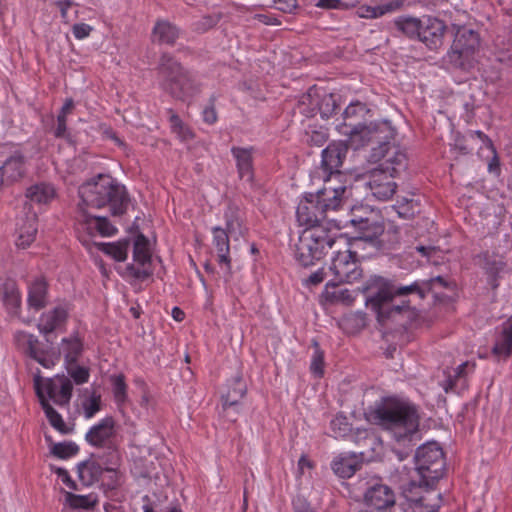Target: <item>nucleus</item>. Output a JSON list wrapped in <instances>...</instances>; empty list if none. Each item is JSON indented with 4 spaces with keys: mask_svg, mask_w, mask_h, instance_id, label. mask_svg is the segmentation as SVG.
Listing matches in <instances>:
<instances>
[{
    "mask_svg": "<svg viewBox=\"0 0 512 512\" xmlns=\"http://www.w3.org/2000/svg\"><path fill=\"white\" fill-rule=\"evenodd\" d=\"M202 117L203 121L210 125L214 124L217 121V112L213 104L204 108L202 112Z\"/></svg>",
    "mask_w": 512,
    "mask_h": 512,
    "instance_id": "obj_56",
    "label": "nucleus"
},
{
    "mask_svg": "<svg viewBox=\"0 0 512 512\" xmlns=\"http://www.w3.org/2000/svg\"><path fill=\"white\" fill-rule=\"evenodd\" d=\"M406 502L403 504L404 512H438L441 505V494L434 488H426L424 484L411 478L403 490Z\"/></svg>",
    "mask_w": 512,
    "mask_h": 512,
    "instance_id": "obj_11",
    "label": "nucleus"
},
{
    "mask_svg": "<svg viewBox=\"0 0 512 512\" xmlns=\"http://www.w3.org/2000/svg\"><path fill=\"white\" fill-rule=\"evenodd\" d=\"M479 47V34L471 28L459 26L448 52V61L456 68L470 71L478 63Z\"/></svg>",
    "mask_w": 512,
    "mask_h": 512,
    "instance_id": "obj_8",
    "label": "nucleus"
},
{
    "mask_svg": "<svg viewBox=\"0 0 512 512\" xmlns=\"http://www.w3.org/2000/svg\"><path fill=\"white\" fill-rule=\"evenodd\" d=\"M327 134L323 131H313L309 137V143L311 145L320 147L327 141Z\"/></svg>",
    "mask_w": 512,
    "mask_h": 512,
    "instance_id": "obj_55",
    "label": "nucleus"
},
{
    "mask_svg": "<svg viewBox=\"0 0 512 512\" xmlns=\"http://www.w3.org/2000/svg\"><path fill=\"white\" fill-rule=\"evenodd\" d=\"M25 196L31 203L48 205L55 199L56 189L51 183L40 182L28 187Z\"/></svg>",
    "mask_w": 512,
    "mask_h": 512,
    "instance_id": "obj_31",
    "label": "nucleus"
},
{
    "mask_svg": "<svg viewBox=\"0 0 512 512\" xmlns=\"http://www.w3.org/2000/svg\"><path fill=\"white\" fill-rule=\"evenodd\" d=\"M419 205V201L414 198V195H410L409 197H399L393 207L399 217L406 219L419 212Z\"/></svg>",
    "mask_w": 512,
    "mask_h": 512,
    "instance_id": "obj_40",
    "label": "nucleus"
},
{
    "mask_svg": "<svg viewBox=\"0 0 512 512\" xmlns=\"http://www.w3.org/2000/svg\"><path fill=\"white\" fill-rule=\"evenodd\" d=\"M396 178L383 169L374 168L368 173L367 186L375 198L386 201L396 192Z\"/></svg>",
    "mask_w": 512,
    "mask_h": 512,
    "instance_id": "obj_17",
    "label": "nucleus"
},
{
    "mask_svg": "<svg viewBox=\"0 0 512 512\" xmlns=\"http://www.w3.org/2000/svg\"><path fill=\"white\" fill-rule=\"evenodd\" d=\"M298 467L301 471H304V469H311L312 468V462L306 457L301 456L298 461Z\"/></svg>",
    "mask_w": 512,
    "mask_h": 512,
    "instance_id": "obj_63",
    "label": "nucleus"
},
{
    "mask_svg": "<svg viewBox=\"0 0 512 512\" xmlns=\"http://www.w3.org/2000/svg\"><path fill=\"white\" fill-rule=\"evenodd\" d=\"M37 222V214L31 211V208L25 216L17 219L15 245L18 248L26 249L35 241L38 231Z\"/></svg>",
    "mask_w": 512,
    "mask_h": 512,
    "instance_id": "obj_21",
    "label": "nucleus"
},
{
    "mask_svg": "<svg viewBox=\"0 0 512 512\" xmlns=\"http://www.w3.org/2000/svg\"><path fill=\"white\" fill-rule=\"evenodd\" d=\"M370 110L366 104L351 102L343 112V121L336 125L337 131L348 136L352 142L364 145L370 141L372 129L367 125V115Z\"/></svg>",
    "mask_w": 512,
    "mask_h": 512,
    "instance_id": "obj_9",
    "label": "nucleus"
},
{
    "mask_svg": "<svg viewBox=\"0 0 512 512\" xmlns=\"http://www.w3.org/2000/svg\"><path fill=\"white\" fill-rule=\"evenodd\" d=\"M280 4L279 9L284 12H291L297 5L296 0H276Z\"/></svg>",
    "mask_w": 512,
    "mask_h": 512,
    "instance_id": "obj_61",
    "label": "nucleus"
},
{
    "mask_svg": "<svg viewBox=\"0 0 512 512\" xmlns=\"http://www.w3.org/2000/svg\"><path fill=\"white\" fill-rule=\"evenodd\" d=\"M337 280H329L325 286L323 297L330 303L352 305L355 300V291L340 287Z\"/></svg>",
    "mask_w": 512,
    "mask_h": 512,
    "instance_id": "obj_32",
    "label": "nucleus"
},
{
    "mask_svg": "<svg viewBox=\"0 0 512 512\" xmlns=\"http://www.w3.org/2000/svg\"><path fill=\"white\" fill-rule=\"evenodd\" d=\"M153 36L160 43L172 45L179 37V29L168 21L160 20L154 26Z\"/></svg>",
    "mask_w": 512,
    "mask_h": 512,
    "instance_id": "obj_37",
    "label": "nucleus"
},
{
    "mask_svg": "<svg viewBox=\"0 0 512 512\" xmlns=\"http://www.w3.org/2000/svg\"><path fill=\"white\" fill-rule=\"evenodd\" d=\"M75 230L78 239L85 246H89L91 238L96 236L111 237L117 233V228L106 217L95 216L88 209L77 208L75 216Z\"/></svg>",
    "mask_w": 512,
    "mask_h": 512,
    "instance_id": "obj_12",
    "label": "nucleus"
},
{
    "mask_svg": "<svg viewBox=\"0 0 512 512\" xmlns=\"http://www.w3.org/2000/svg\"><path fill=\"white\" fill-rule=\"evenodd\" d=\"M67 318L68 309L61 305L57 306L41 315L38 329L44 335L50 334L64 326Z\"/></svg>",
    "mask_w": 512,
    "mask_h": 512,
    "instance_id": "obj_29",
    "label": "nucleus"
},
{
    "mask_svg": "<svg viewBox=\"0 0 512 512\" xmlns=\"http://www.w3.org/2000/svg\"><path fill=\"white\" fill-rule=\"evenodd\" d=\"M82 407L87 419L94 417L101 410V395L93 393L83 401Z\"/></svg>",
    "mask_w": 512,
    "mask_h": 512,
    "instance_id": "obj_50",
    "label": "nucleus"
},
{
    "mask_svg": "<svg viewBox=\"0 0 512 512\" xmlns=\"http://www.w3.org/2000/svg\"><path fill=\"white\" fill-rule=\"evenodd\" d=\"M66 501L72 508L89 509L96 505L97 499L94 495H77L71 492L66 493Z\"/></svg>",
    "mask_w": 512,
    "mask_h": 512,
    "instance_id": "obj_45",
    "label": "nucleus"
},
{
    "mask_svg": "<svg viewBox=\"0 0 512 512\" xmlns=\"http://www.w3.org/2000/svg\"><path fill=\"white\" fill-rule=\"evenodd\" d=\"M132 256L134 263L128 264L121 276L129 281H145L150 278L154 273L152 254L149 241L144 235L135 239Z\"/></svg>",
    "mask_w": 512,
    "mask_h": 512,
    "instance_id": "obj_13",
    "label": "nucleus"
},
{
    "mask_svg": "<svg viewBox=\"0 0 512 512\" xmlns=\"http://www.w3.org/2000/svg\"><path fill=\"white\" fill-rule=\"evenodd\" d=\"M94 28L86 23H77L72 26L73 36L77 40H83L90 36Z\"/></svg>",
    "mask_w": 512,
    "mask_h": 512,
    "instance_id": "obj_51",
    "label": "nucleus"
},
{
    "mask_svg": "<svg viewBox=\"0 0 512 512\" xmlns=\"http://www.w3.org/2000/svg\"><path fill=\"white\" fill-rule=\"evenodd\" d=\"M40 386L46 399H51L59 405L69 403L73 391V385L70 379L63 378L60 380V383H57L52 379L43 380L41 378Z\"/></svg>",
    "mask_w": 512,
    "mask_h": 512,
    "instance_id": "obj_24",
    "label": "nucleus"
},
{
    "mask_svg": "<svg viewBox=\"0 0 512 512\" xmlns=\"http://www.w3.org/2000/svg\"><path fill=\"white\" fill-rule=\"evenodd\" d=\"M371 424L393 433L397 442L418 440L420 416L417 406L410 400L388 396L375 402L365 413Z\"/></svg>",
    "mask_w": 512,
    "mask_h": 512,
    "instance_id": "obj_3",
    "label": "nucleus"
},
{
    "mask_svg": "<svg viewBox=\"0 0 512 512\" xmlns=\"http://www.w3.org/2000/svg\"><path fill=\"white\" fill-rule=\"evenodd\" d=\"M158 88L174 100L190 104L201 92L195 75L169 54H163L156 68Z\"/></svg>",
    "mask_w": 512,
    "mask_h": 512,
    "instance_id": "obj_6",
    "label": "nucleus"
},
{
    "mask_svg": "<svg viewBox=\"0 0 512 512\" xmlns=\"http://www.w3.org/2000/svg\"><path fill=\"white\" fill-rule=\"evenodd\" d=\"M103 474L109 475L110 481L107 483L109 488L119 485V472L115 468L103 469L95 460H88L78 465V478L84 486H91L98 482Z\"/></svg>",
    "mask_w": 512,
    "mask_h": 512,
    "instance_id": "obj_16",
    "label": "nucleus"
},
{
    "mask_svg": "<svg viewBox=\"0 0 512 512\" xmlns=\"http://www.w3.org/2000/svg\"><path fill=\"white\" fill-rule=\"evenodd\" d=\"M41 377L35 375L34 386L36 394L39 398L41 407L50 423V425L62 434H67L69 429L67 428L62 416L50 405L48 399H46L44 392L40 386Z\"/></svg>",
    "mask_w": 512,
    "mask_h": 512,
    "instance_id": "obj_28",
    "label": "nucleus"
},
{
    "mask_svg": "<svg viewBox=\"0 0 512 512\" xmlns=\"http://www.w3.org/2000/svg\"><path fill=\"white\" fill-rule=\"evenodd\" d=\"M110 383L112 385V392L114 400L118 406H122L128 399V386L126 378L123 374H114L110 376Z\"/></svg>",
    "mask_w": 512,
    "mask_h": 512,
    "instance_id": "obj_43",
    "label": "nucleus"
},
{
    "mask_svg": "<svg viewBox=\"0 0 512 512\" xmlns=\"http://www.w3.org/2000/svg\"><path fill=\"white\" fill-rule=\"evenodd\" d=\"M475 368V364H471L469 362H464L460 364L455 370V377L462 378L465 377L468 371H473Z\"/></svg>",
    "mask_w": 512,
    "mask_h": 512,
    "instance_id": "obj_57",
    "label": "nucleus"
},
{
    "mask_svg": "<svg viewBox=\"0 0 512 512\" xmlns=\"http://www.w3.org/2000/svg\"><path fill=\"white\" fill-rule=\"evenodd\" d=\"M14 340L19 350L46 369L55 367L61 356L64 365L76 364L85 352L84 337L79 332L63 337L58 351L45 347L35 335L24 331L16 332Z\"/></svg>",
    "mask_w": 512,
    "mask_h": 512,
    "instance_id": "obj_4",
    "label": "nucleus"
},
{
    "mask_svg": "<svg viewBox=\"0 0 512 512\" xmlns=\"http://www.w3.org/2000/svg\"><path fill=\"white\" fill-rule=\"evenodd\" d=\"M423 16L421 18L412 16H400L395 19V26L409 38L419 37L420 30L423 28Z\"/></svg>",
    "mask_w": 512,
    "mask_h": 512,
    "instance_id": "obj_38",
    "label": "nucleus"
},
{
    "mask_svg": "<svg viewBox=\"0 0 512 512\" xmlns=\"http://www.w3.org/2000/svg\"><path fill=\"white\" fill-rule=\"evenodd\" d=\"M116 437L115 421L107 416L93 425L85 435L86 441L94 447L110 448Z\"/></svg>",
    "mask_w": 512,
    "mask_h": 512,
    "instance_id": "obj_18",
    "label": "nucleus"
},
{
    "mask_svg": "<svg viewBox=\"0 0 512 512\" xmlns=\"http://www.w3.org/2000/svg\"><path fill=\"white\" fill-rule=\"evenodd\" d=\"M212 244L217 253V262L220 266L231 269L230 241L229 235L224 228L215 226L211 229Z\"/></svg>",
    "mask_w": 512,
    "mask_h": 512,
    "instance_id": "obj_27",
    "label": "nucleus"
},
{
    "mask_svg": "<svg viewBox=\"0 0 512 512\" xmlns=\"http://www.w3.org/2000/svg\"><path fill=\"white\" fill-rule=\"evenodd\" d=\"M505 268L506 263L502 258L486 257L484 270L488 276V284L492 289H496L499 286V277Z\"/></svg>",
    "mask_w": 512,
    "mask_h": 512,
    "instance_id": "obj_39",
    "label": "nucleus"
},
{
    "mask_svg": "<svg viewBox=\"0 0 512 512\" xmlns=\"http://www.w3.org/2000/svg\"><path fill=\"white\" fill-rule=\"evenodd\" d=\"M358 209H353L352 224L359 230V238L365 241H374L384 231L383 222L374 210L369 211L368 216L362 217L357 215Z\"/></svg>",
    "mask_w": 512,
    "mask_h": 512,
    "instance_id": "obj_19",
    "label": "nucleus"
},
{
    "mask_svg": "<svg viewBox=\"0 0 512 512\" xmlns=\"http://www.w3.org/2000/svg\"><path fill=\"white\" fill-rule=\"evenodd\" d=\"M315 350L312 355L310 370L317 378L324 375V352L319 347L318 343L314 344Z\"/></svg>",
    "mask_w": 512,
    "mask_h": 512,
    "instance_id": "obj_49",
    "label": "nucleus"
},
{
    "mask_svg": "<svg viewBox=\"0 0 512 512\" xmlns=\"http://www.w3.org/2000/svg\"><path fill=\"white\" fill-rule=\"evenodd\" d=\"M443 449L435 442L420 446L415 454V470L411 478L426 488H434L445 473Z\"/></svg>",
    "mask_w": 512,
    "mask_h": 512,
    "instance_id": "obj_7",
    "label": "nucleus"
},
{
    "mask_svg": "<svg viewBox=\"0 0 512 512\" xmlns=\"http://www.w3.org/2000/svg\"><path fill=\"white\" fill-rule=\"evenodd\" d=\"M240 224L238 220L236 219H226V228L224 230L227 231V234H232L235 232L236 227H238Z\"/></svg>",
    "mask_w": 512,
    "mask_h": 512,
    "instance_id": "obj_62",
    "label": "nucleus"
},
{
    "mask_svg": "<svg viewBox=\"0 0 512 512\" xmlns=\"http://www.w3.org/2000/svg\"><path fill=\"white\" fill-rule=\"evenodd\" d=\"M2 301L11 314L17 313L21 305V293L20 290L13 280H7L1 287Z\"/></svg>",
    "mask_w": 512,
    "mask_h": 512,
    "instance_id": "obj_34",
    "label": "nucleus"
},
{
    "mask_svg": "<svg viewBox=\"0 0 512 512\" xmlns=\"http://www.w3.org/2000/svg\"><path fill=\"white\" fill-rule=\"evenodd\" d=\"M436 285L446 287L447 282L443 277L437 276L398 287L383 277L374 276L365 283L363 292L368 294L366 305L377 314L378 321L383 323L396 314L403 312L414 314L415 305L423 300Z\"/></svg>",
    "mask_w": 512,
    "mask_h": 512,
    "instance_id": "obj_2",
    "label": "nucleus"
},
{
    "mask_svg": "<svg viewBox=\"0 0 512 512\" xmlns=\"http://www.w3.org/2000/svg\"><path fill=\"white\" fill-rule=\"evenodd\" d=\"M328 271L334 276L331 280H337L338 283H352L362 275L356 253L349 248L337 251L332 257Z\"/></svg>",
    "mask_w": 512,
    "mask_h": 512,
    "instance_id": "obj_14",
    "label": "nucleus"
},
{
    "mask_svg": "<svg viewBox=\"0 0 512 512\" xmlns=\"http://www.w3.org/2000/svg\"><path fill=\"white\" fill-rule=\"evenodd\" d=\"M78 195V208H108L113 216L125 214L130 204L125 186L107 174H98L80 185Z\"/></svg>",
    "mask_w": 512,
    "mask_h": 512,
    "instance_id": "obj_5",
    "label": "nucleus"
},
{
    "mask_svg": "<svg viewBox=\"0 0 512 512\" xmlns=\"http://www.w3.org/2000/svg\"><path fill=\"white\" fill-rule=\"evenodd\" d=\"M78 451V446L73 442L56 443L51 449L52 454L60 459H67L75 456Z\"/></svg>",
    "mask_w": 512,
    "mask_h": 512,
    "instance_id": "obj_48",
    "label": "nucleus"
},
{
    "mask_svg": "<svg viewBox=\"0 0 512 512\" xmlns=\"http://www.w3.org/2000/svg\"><path fill=\"white\" fill-rule=\"evenodd\" d=\"M332 435L334 438H346L351 432V425L346 416L337 415L330 423Z\"/></svg>",
    "mask_w": 512,
    "mask_h": 512,
    "instance_id": "obj_47",
    "label": "nucleus"
},
{
    "mask_svg": "<svg viewBox=\"0 0 512 512\" xmlns=\"http://www.w3.org/2000/svg\"><path fill=\"white\" fill-rule=\"evenodd\" d=\"M227 387V392L221 397L222 408L223 410L235 408V411L239 413L240 402L247 393L246 383L243 378L238 375L228 381Z\"/></svg>",
    "mask_w": 512,
    "mask_h": 512,
    "instance_id": "obj_26",
    "label": "nucleus"
},
{
    "mask_svg": "<svg viewBox=\"0 0 512 512\" xmlns=\"http://www.w3.org/2000/svg\"><path fill=\"white\" fill-rule=\"evenodd\" d=\"M492 354L498 359L512 355V316L495 328Z\"/></svg>",
    "mask_w": 512,
    "mask_h": 512,
    "instance_id": "obj_22",
    "label": "nucleus"
},
{
    "mask_svg": "<svg viewBox=\"0 0 512 512\" xmlns=\"http://www.w3.org/2000/svg\"><path fill=\"white\" fill-rule=\"evenodd\" d=\"M472 135L476 136L478 139L482 141L484 146L488 148L490 151H494V144L492 140L482 131L476 130L472 132Z\"/></svg>",
    "mask_w": 512,
    "mask_h": 512,
    "instance_id": "obj_58",
    "label": "nucleus"
},
{
    "mask_svg": "<svg viewBox=\"0 0 512 512\" xmlns=\"http://www.w3.org/2000/svg\"><path fill=\"white\" fill-rule=\"evenodd\" d=\"M73 5L71 0H57L56 6L60 10L61 18L63 23L67 24L69 22L68 19V10Z\"/></svg>",
    "mask_w": 512,
    "mask_h": 512,
    "instance_id": "obj_54",
    "label": "nucleus"
},
{
    "mask_svg": "<svg viewBox=\"0 0 512 512\" xmlns=\"http://www.w3.org/2000/svg\"><path fill=\"white\" fill-rule=\"evenodd\" d=\"M48 283L44 277L35 278L28 287V304L40 310L47 303Z\"/></svg>",
    "mask_w": 512,
    "mask_h": 512,
    "instance_id": "obj_33",
    "label": "nucleus"
},
{
    "mask_svg": "<svg viewBox=\"0 0 512 512\" xmlns=\"http://www.w3.org/2000/svg\"><path fill=\"white\" fill-rule=\"evenodd\" d=\"M365 503L377 511H390L395 505V495L392 489L382 483L370 486L364 494Z\"/></svg>",
    "mask_w": 512,
    "mask_h": 512,
    "instance_id": "obj_20",
    "label": "nucleus"
},
{
    "mask_svg": "<svg viewBox=\"0 0 512 512\" xmlns=\"http://www.w3.org/2000/svg\"><path fill=\"white\" fill-rule=\"evenodd\" d=\"M348 153V145L338 141L330 143L322 151L320 167L312 173L313 181H323L324 185H343L340 178L343 176L340 168Z\"/></svg>",
    "mask_w": 512,
    "mask_h": 512,
    "instance_id": "obj_10",
    "label": "nucleus"
},
{
    "mask_svg": "<svg viewBox=\"0 0 512 512\" xmlns=\"http://www.w3.org/2000/svg\"><path fill=\"white\" fill-rule=\"evenodd\" d=\"M26 171V160L20 152H15L0 167V172L6 181V186L21 181L25 177Z\"/></svg>",
    "mask_w": 512,
    "mask_h": 512,
    "instance_id": "obj_25",
    "label": "nucleus"
},
{
    "mask_svg": "<svg viewBox=\"0 0 512 512\" xmlns=\"http://www.w3.org/2000/svg\"><path fill=\"white\" fill-rule=\"evenodd\" d=\"M347 188L345 185H324L317 194H307L300 200L296 217L306 229L296 244L295 257L302 266H310L320 260L327 248L335 244L348 245L347 239L340 235L332 237L327 230L318 225L328 211H337L342 206Z\"/></svg>",
    "mask_w": 512,
    "mask_h": 512,
    "instance_id": "obj_1",
    "label": "nucleus"
},
{
    "mask_svg": "<svg viewBox=\"0 0 512 512\" xmlns=\"http://www.w3.org/2000/svg\"><path fill=\"white\" fill-rule=\"evenodd\" d=\"M253 147H237L231 148V154L236 161V167L241 179L253 178Z\"/></svg>",
    "mask_w": 512,
    "mask_h": 512,
    "instance_id": "obj_30",
    "label": "nucleus"
},
{
    "mask_svg": "<svg viewBox=\"0 0 512 512\" xmlns=\"http://www.w3.org/2000/svg\"><path fill=\"white\" fill-rule=\"evenodd\" d=\"M422 25L423 28L420 30L418 39L431 50L441 46L446 29L444 22L437 18L424 15Z\"/></svg>",
    "mask_w": 512,
    "mask_h": 512,
    "instance_id": "obj_23",
    "label": "nucleus"
},
{
    "mask_svg": "<svg viewBox=\"0 0 512 512\" xmlns=\"http://www.w3.org/2000/svg\"><path fill=\"white\" fill-rule=\"evenodd\" d=\"M294 512H315L305 500L297 499L293 502Z\"/></svg>",
    "mask_w": 512,
    "mask_h": 512,
    "instance_id": "obj_59",
    "label": "nucleus"
},
{
    "mask_svg": "<svg viewBox=\"0 0 512 512\" xmlns=\"http://www.w3.org/2000/svg\"><path fill=\"white\" fill-rule=\"evenodd\" d=\"M75 108V102L72 98H66L63 106L61 107L57 115V125L54 130V136L56 138L69 139L70 133L67 129V118L72 114Z\"/></svg>",
    "mask_w": 512,
    "mask_h": 512,
    "instance_id": "obj_36",
    "label": "nucleus"
},
{
    "mask_svg": "<svg viewBox=\"0 0 512 512\" xmlns=\"http://www.w3.org/2000/svg\"><path fill=\"white\" fill-rule=\"evenodd\" d=\"M360 463L356 456L341 454L332 462V469L341 478H350L359 469Z\"/></svg>",
    "mask_w": 512,
    "mask_h": 512,
    "instance_id": "obj_35",
    "label": "nucleus"
},
{
    "mask_svg": "<svg viewBox=\"0 0 512 512\" xmlns=\"http://www.w3.org/2000/svg\"><path fill=\"white\" fill-rule=\"evenodd\" d=\"M58 478L62 481L63 484H65L68 488L72 490H77L76 483L72 480L71 476L69 475L68 471L63 468H58L56 471Z\"/></svg>",
    "mask_w": 512,
    "mask_h": 512,
    "instance_id": "obj_53",
    "label": "nucleus"
},
{
    "mask_svg": "<svg viewBox=\"0 0 512 512\" xmlns=\"http://www.w3.org/2000/svg\"><path fill=\"white\" fill-rule=\"evenodd\" d=\"M167 114L169 115L171 131L176 134L181 141H187L193 138L194 135L191 129L172 108L167 109Z\"/></svg>",
    "mask_w": 512,
    "mask_h": 512,
    "instance_id": "obj_41",
    "label": "nucleus"
},
{
    "mask_svg": "<svg viewBox=\"0 0 512 512\" xmlns=\"http://www.w3.org/2000/svg\"><path fill=\"white\" fill-rule=\"evenodd\" d=\"M491 153H492V158L488 162V172L492 173L496 176H499L501 173L500 160L497 155V151H496L495 147H494V151H491Z\"/></svg>",
    "mask_w": 512,
    "mask_h": 512,
    "instance_id": "obj_52",
    "label": "nucleus"
},
{
    "mask_svg": "<svg viewBox=\"0 0 512 512\" xmlns=\"http://www.w3.org/2000/svg\"><path fill=\"white\" fill-rule=\"evenodd\" d=\"M96 246L100 251L110 256L115 261L121 262L126 260L128 255V243L127 242H116V243H96Z\"/></svg>",
    "mask_w": 512,
    "mask_h": 512,
    "instance_id": "obj_42",
    "label": "nucleus"
},
{
    "mask_svg": "<svg viewBox=\"0 0 512 512\" xmlns=\"http://www.w3.org/2000/svg\"><path fill=\"white\" fill-rule=\"evenodd\" d=\"M340 326L347 333L354 334L366 326V314L360 311L350 313L341 319Z\"/></svg>",
    "mask_w": 512,
    "mask_h": 512,
    "instance_id": "obj_44",
    "label": "nucleus"
},
{
    "mask_svg": "<svg viewBox=\"0 0 512 512\" xmlns=\"http://www.w3.org/2000/svg\"><path fill=\"white\" fill-rule=\"evenodd\" d=\"M68 375L76 385H82L89 381L90 369L86 366L76 364L64 365Z\"/></svg>",
    "mask_w": 512,
    "mask_h": 512,
    "instance_id": "obj_46",
    "label": "nucleus"
},
{
    "mask_svg": "<svg viewBox=\"0 0 512 512\" xmlns=\"http://www.w3.org/2000/svg\"><path fill=\"white\" fill-rule=\"evenodd\" d=\"M326 275L327 273L323 269L318 270L309 276L308 283L312 285H318L324 281Z\"/></svg>",
    "mask_w": 512,
    "mask_h": 512,
    "instance_id": "obj_60",
    "label": "nucleus"
},
{
    "mask_svg": "<svg viewBox=\"0 0 512 512\" xmlns=\"http://www.w3.org/2000/svg\"><path fill=\"white\" fill-rule=\"evenodd\" d=\"M382 159L376 169H383L391 176L400 177L408 167V157L404 149L397 145L384 144L380 146Z\"/></svg>",
    "mask_w": 512,
    "mask_h": 512,
    "instance_id": "obj_15",
    "label": "nucleus"
},
{
    "mask_svg": "<svg viewBox=\"0 0 512 512\" xmlns=\"http://www.w3.org/2000/svg\"><path fill=\"white\" fill-rule=\"evenodd\" d=\"M172 317L175 321L181 322L185 318V313L179 307H174L172 309Z\"/></svg>",
    "mask_w": 512,
    "mask_h": 512,
    "instance_id": "obj_64",
    "label": "nucleus"
}]
</instances>
